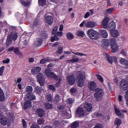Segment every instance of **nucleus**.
I'll return each mask as SVG.
<instances>
[{
  "instance_id": "1",
  "label": "nucleus",
  "mask_w": 128,
  "mask_h": 128,
  "mask_svg": "<svg viewBox=\"0 0 128 128\" xmlns=\"http://www.w3.org/2000/svg\"><path fill=\"white\" fill-rule=\"evenodd\" d=\"M51 72L52 70L48 69H46L45 70V74L49 78H52V80H56V82H58L56 83L54 86L56 88H60V82H62V76H58L56 74V73Z\"/></svg>"
},
{
  "instance_id": "2",
  "label": "nucleus",
  "mask_w": 128,
  "mask_h": 128,
  "mask_svg": "<svg viewBox=\"0 0 128 128\" xmlns=\"http://www.w3.org/2000/svg\"><path fill=\"white\" fill-rule=\"evenodd\" d=\"M94 92L95 93L94 94V96L97 102L101 100L102 98H104V89L96 88L94 90Z\"/></svg>"
},
{
  "instance_id": "3",
  "label": "nucleus",
  "mask_w": 128,
  "mask_h": 128,
  "mask_svg": "<svg viewBox=\"0 0 128 128\" xmlns=\"http://www.w3.org/2000/svg\"><path fill=\"white\" fill-rule=\"evenodd\" d=\"M87 34L90 38L92 40H98L100 38V33L94 30L92 28L88 30L87 32Z\"/></svg>"
},
{
  "instance_id": "4",
  "label": "nucleus",
  "mask_w": 128,
  "mask_h": 128,
  "mask_svg": "<svg viewBox=\"0 0 128 128\" xmlns=\"http://www.w3.org/2000/svg\"><path fill=\"white\" fill-rule=\"evenodd\" d=\"M104 46L103 48H108L109 46H112L114 44H116V38H112L110 39H105L103 40Z\"/></svg>"
},
{
  "instance_id": "5",
  "label": "nucleus",
  "mask_w": 128,
  "mask_h": 128,
  "mask_svg": "<svg viewBox=\"0 0 128 128\" xmlns=\"http://www.w3.org/2000/svg\"><path fill=\"white\" fill-rule=\"evenodd\" d=\"M37 81L40 84V86H44V82H46V78H44V75L42 73H39L37 76Z\"/></svg>"
},
{
  "instance_id": "6",
  "label": "nucleus",
  "mask_w": 128,
  "mask_h": 128,
  "mask_svg": "<svg viewBox=\"0 0 128 128\" xmlns=\"http://www.w3.org/2000/svg\"><path fill=\"white\" fill-rule=\"evenodd\" d=\"M0 122L1 124L4 126H10V122L8 118H6V117L4 116L1 114H0Z\"/></svg>"
},
{
  "instance_id": "7",
  "label": "nucleus",
  "mask_w": 128,
  "mask_h": 128,
  "mask_svg": "<svg viewBox=\"0 0 128 128\" xmlns=\"http://www.w3.org/2000/svg\"><path fill=\"white\" fill-rule=\"evenodd\" d=\"M86 112L82 108L78 107L76 110V116L79 118H82L84 116Z\"/></svg>"
},
{
  "instance_id": "8",
  "label": "nucleus",
  "mask_w": 128,
  "mask_h": 128,
  "mask_svg": "<svg viewBox=\"0 0 128 128\" xmlns=\"http://www.w3.org/2000/svg\"><path fill=\"white\" fill-rule=\"evenodd\" d=\"M66 80L70 86H74V84H76V76L74 74L70 75L69 76H68Z\"/></svg>"
},
{
  "instance_id": "9",
  "label": "nucleus",
  "mask_w": 128,
  "mask_h": 128,
  "mask_svg": "<svg viewBox=\"0 0 128 128\" xmlns=\"http://www.w3.org/2000/svg\"><path fill=\"white\" fill-rule=\"evenodd\" d=\"M120 88L122 90H128V81L126 80L122 79L120 82Z\"/></svg>"
},
{
  "instance_id": "10",
  "label": "nucleus",
  "mask_w": 128,
  "mask_h": 128,
  "mask_svg": "<svg viewBox=\"0 0 128 128\" xmlns=\"http://www.w3.org/2000/svg\"><path fill=\"white\" fill-rule=\"evenodd\" d=\"M106 60L110 64H112V62H114L115 64L118 62V58L116 56H111L108 54H106Z\"/></svg>"
},
{
  "instance_id": "11",
  "label": "nucleus",
  "mask_w": 128,
  "mask_h": 128,
  "mask_svg": "<svg viewBox=\"0 0 128 128\" xmlns=\"http://www.w3.org/2000/svg\"><path fill=\"white\" fill-rule=\"evenodd\" d=\"M45 22H46L48 24L52 26V22H54V17L51 16H48L45 18Z\"/></svg>"
},
{
  "instance_id": "12",
  "label": "nucleus",
  "mask_w": 128,
  "mask_h": 128,
  "mask_svg": "<svg viewBox=\"0 0 128 128\" xmlns=\"http://www.w3.org/2000/svg\"><path fill=\"white\" fill-rule=\"evenodd\" d=\"M45 113L46 111H44V110L42 108H39L36 110V114H38L40 118H42V116H44Z\"/></svg>"
},
{
  "instance_id": "13",
  "label": "nucleus",
  "mask_w": 128,
  "mask_h": 128,
  "mask_svg": "<svg viewBox=\"0 0 128 128\" xmlns=\"http://www.w3.org/2000/svg\"><path fill=\"white\" fill-rule=\"evenodd\" d=\"M88 88L90 90H94V89L96 88V82L94 81H91L88 83Z\"/></svg>"
},
{
  "instance_id": "14",
  "label": "nucleus",
  "mask_w": 128,
  "mask_h": 128,
  "mask_svg": "<svg viewBox=\"0 0 128 128\" xmlns=\"http://www.w3.org/2000/svg\"><path fill=\"white\" fill-rule=\"evenodd\" d=\"M84 108L86 112H92V106L90 103H85Z\"/></svg>"
},
{
  "instance_id": "15",
  "label": "nucleus",
  "mask_w": 128,
  "mask_h": 128,
  "mask_svg": "<svg viewBox=\"0 0 128 128\" xmlns=\"http://www.w3.org/2000/svg\"><path fill=\"white\" fill-rule=\"evenodd\" d=\"M108 20L110 18H105L102 21V26L104 28H108Z\"/></svg>"
},
{
  "instance_id": "16",
  "label": "nucleus",
  "mask_w": 128,
  "mask_h": 128,
  "mask_svg": "<svg viewBox=\"0 0 128 128\" xmlns=\"http://www.w3.org/2000/svg\"><path fill=\"white\" fill-rule=\"evenodd\" d=\"M98 24L96 22H94L92 21H88L86 23V26L87 28H94V26H96Z\"/></svg>"
},
{
  "instance_id": "17",
  "label": "nucleus",
  "mask_w": 128,
  "mask_h": 128,
  "mask_svg": "<svg viewBox=\"0 0 128 128\" xmlns=\"http://www.w3.org/2000/svg\"><path fill=\"white\" fill-rule=\"evenodd\" d=\"M32 108V101L31 100H26L24 105V110H28Z\"/></svg>"
},
{
  "instance_id": "18",
  "label": "nucleus",
  "mask_w": 128,
  "mask_h": 128,
  "mask_svg": "<svg viewBox=\"0 0 128 128\" xmlns=\"http://www.w3.org/2000/svg\"><path fill=\"white\" fill-rule=\"evenodd\" d=\"M41 70L42 68L40 66H37L32 70V72L33 74H38Z\"/></svg>"
},
{
  "instance_id": "19",
  "label": "nucleus",
  "mask_w": 128,
  "mask_h": 128,
  "mask_svg": "<svg viewBox=\"0 0 128 128\" xmlns=\"http://www.w3.org/2000/svg\"><path fill=\"white\" fill-rule=\"evenodd\" d=\"M108 28L110 32L112 30H116V23H114V21H112L109 23Z\"/></svg>"
},
{
  "instance_id": "20",
  "label": "nucleus",
  "mask_w": 128,
  "mask_h": 128,
  "mask_svg": "<svg viewBox=\"0 0 128 128\" xmlns=\"http://www.w3.org/2000/svg\"><path fill=\"white\" fill-rule=\"evenodd\" d=\"M122 124V120L118 118H116L115 119V120L114 122V124L115 126H116V128H119L120 126V125Z\"/></svg>"
},
{
  "instance_id": "21",
  "label": "nucleus",
  "mask_w": 128,
  "mask_h": 128,
  "mask_svg": "<svg viewBox=\"0 0 128 128\" xmlns=\"http://www.w3.org/2000/svg\"><path fill=\"white\" fill-rule=\"evenodd\" d=\"M112 52L116 53L118 52V45L115 44L111 46Z\"/></svg>"
},
{
  "instance_id": "22",
  "label": "nucleus",
  "mask_w": 128,
  "mask_h": 128,
  "mask_svg": "<svg viewBox=\"0 0 128 128\" xmlns=\"http://www.w3.org/2000/svg\"><path fill=\"white\" fill-rule=\"evenodd\" d=\"M120 62L121 64H123V66H125L126 68H128V60L126 58H121L120 60Z\"/></svg>"
},
{
  "instance_id": "23",
  "label": "nucleus",
  "mask_w": 128,
  "mask_h": 128,
  "mask_svg": "<svg viewBox=\"0 0 128 128\" xmlns=\"http://www.w3.org/2000/svg\"><path fill=\"white\" fill-rule=\"evenodd\" d=\"M26 98L29 100H36V95L34 94H27L26 95Z\"/></svg>"
},
{
  "instance_id": "24",
  "label": "nucleus",
  "mask_w": 128,
  "mask_h": 128,
  "mask_svg": "<svg viewBox=\"0 0 128 128\" xmlns=\"http://www.w3.org/2000/svg\"><path fill=\"white\" fill-rule=\"evenodd\" d=\"M114 110H115L116 114V116H120V118H124V114H122L120 112V110H118V108L114 107Z\"/></svg>"
},
{
  "instance_id": "25",
  "label": "nucleus",
  "mask_w": 128,
  "mask_h": 128,
  "mask_svg": "<svg viewBox=\"0 0 128 128\" xmlns=\"http://www.w3.org/2000/svg\"><path fill=\"white\" fill-rule=\"evenodd\" d=\"M110 34L113 38H118V31L117 30H112L110 31Z\"/></svg>"
},
{
  "instance_id": "26",
  "label": "nucleus",
  "mask_w": 128,
  "mask_h": 128,
  "mask_svg": "<svg viewBox=\"0 0 128 128\" xmlns=\"http://www.w3.org/2000/svg\"><path fill=\"white\" fill-rule=\"evenodd\" d=\"M100 32L102 38H108V32H106V30H100Z\"/></svg>"
},
{
  "instance_id": "27",
  "label": "nucleus",
  "mask_w": 128,
  "mask_h": 128,
  "mask_svg": "<svg viewBox=\"0 0 128 128\" xmlns=\"http://www.w3.org/2000/svg\"><path fill=\"white\" fill-rule=\"evenodd\" d=\"M42 44V39L40 38H38L36 39V42L34 43L35 46H40Z\"/></svg>"
},
{
  "instance_id": "28",
  "label": "nucleus",
  "mask_w": 128,
  "mask_h": 128,
  "mask_svg": "<svg viewBox=\"0 0 128 128\" xmlns=\"http://www.w3.org/2000/svg\"><path fill=\"white\" fill-rule=\"evenodd\" d=\"M77 74L78 80H84V74L81 71H78L77 72Z\"/></svg>"
},
{
  "instance_id": "29",
  "label": "nucleus",
  "mask_w": 128,
  "mask_h": 128,
  "mask_svg": "<svg viewBox=\"0 0 128 128\" xmlns=\"http://www.w3.org/2000/svg\"><path fill=\"white\" fill-rule=\"evenodd\" d=\"M4 94L2 88H0V102H4Z\"/></svg>"
},
{
  "instance_id": "30",
  "label": "nucleus",
  "mask_w": 128,
  "mask_h": 128,
  "mask_svg": "<svg viewBox=\"0 0 128 128\" xmlns=\"http://www.w3.org/2000/svg\"><path fill=\"white\" fill-rule=\"evenodd\" d=\"M44 106L46 109L47 110H52L54 108V106L52 104H50V103L47 102L44 104Z\"/></svg>"
},
{
  "instance_id": "31",
  "label": "nucleus",
  "mask_w": 128,
  "mask_h": 128,
  "mask_svg": "<svg viewBox=\"0 0 128 128\" xmlns=\"http://www.w3.org/2000/svg\"><path fill=\"white\" fill-rule=\"evenodd\" d=\"M38 4L41 6H46V0H38Z\"/></svg>"
},
{
  "instance_id": "32",
  "label": "nucleus",
  "mask_w": 128,
  "mask_h": 128,
  "mask_svg": "<svg viewBox=\"0 0 128 128\" xmlns=\"http://www.w3.org/2000/svg\"><path fill=\"white\" fill-rule=\"evenodd\" d=\"M14 54H17V56H22V54L21 52L20 51V48H18V47H16L14 48Z\"/></svg>"
},
{
  "instance_id": "33",
  "label": "nucleus",
  "mask_w": 128,
  "mask_h": 128,
  "mask_svg": "<svg viewBox=\"0 0 128 128\" xmlns=\"http://www.w3.org/2000/svg\"><path fill=\"white\" fill-rule=\"evenodd\" d=\"M50 62V59L48 57L42 58L40 60V64H44L46 62Z\"/></svg>"
},
{
  "instance_id": "34",
  "label": "nucleus",
  "mask_w": 128,
  "mask_h": 128,
  "mask_svg": "<svg viewBox=\"0 0 128 128\" xmlns=\"http://www.w3.org/2000/svg\"><path fill=\"white\" fill-rule=\"evenodd\" d=\"M32 90L33 89L32 86H27L26 87V92H27L28 94H32Z\"/></svg>"
},
{
  "instance_id": "35",
  "label": "nucleus",
  "mask_w": 128,
  "mask_h": 128,
  "mask_svg": "<svg viewBox=\"0 0 128 128\" xmlns=\"http://www.w3.org/2000/svg\"><path fill=\"white\" fill-rule=\"evenodd\" d=\"M58 40H60V38H58L56 35H54V36L50 38V42H54L55 41L58 42Z\"/></svg>"
},
{
  "instance_id": "36",
  "label": "nucleus",
  "mask_w": 128,
  "mask_h": 128,
  "mask_svg": "<svg viewBox=\"0 0 128 128\" xmlns=\"http://www.w3.org/2000/svg\"><path fill=\"white\" fill-rule=\"evenodd\" d=\"M66 38L68 40H72L74 38V34L71 32H68L66 34Z\"/></svg>"
},
{
  "instance_id": "37",
  "label": "nucleus",
  "mask_w": 128,
  "mask_h": 128,
  "mask_svg": "<svg viewBox=\"0 0 128 128\" xmlns=\"http://www.w3.org/2000/svg\"><path fill=\"white\" fill-rule=\"evenodd\" d=\"M80 126V123L78 121L74 122L71 126V128H78Z\"/></svg>"
},
{
  "instance_id": "38",
  "label": "nucleus",
  "mask_w": 128,
  "mask_h": 128,
  "mask_svg": "<svg viewBox=\"0 0 128 128\" xmlns=\"http://www.w3.org/2000/svg\"><path fill=\"white\" fill-rule=\"evenodd\" d=\"M60 102V95H56L54 98V102H56L58 104Z\"/></svg>"
},
{
  "instance_id": "39",
  "label": "nucleus",
  "mask_w": 128,
  "mask_h": 128,
  "mask_svg": "<svg viewBox=\"0 0 128 128\" xmlns=\"http://www.w3.org/2000/svg\"><path fill=\"white\" fill-rule=\"evenodd\" d=\"M76 34L78 36H84V32L82 30H78L76 32Z\"/></svg>"
},
{
  "instance_id": "40",
  "label": "nucleus",
  "mask_w": 128,
  "mask_h": 128,
  "mask_svg": "<svg viewBox=\"0 0 128 128\" xmlns=\"http://www.w3.org/2000/svg\"><path fill=\"white\" fill-rule=\"evenodd\" d=\"M46 98L49 102H52V94H49L47 95L46 96Z\"/></svg>"
},
{
  "instance_id": "41",
  "label": "nucleus",
  "mask_w": 128,
  "mask_h": 128,
  "mask_svg": "<svg viewBox=\"0 0 128 128\" xmlns=\"http://www.w3.org/2000/svg\"><path fill=\"white\" fill-rule=\"evenodd\" d=\"M84 80H78V84L79 88H82V86H84Z\"/></svg>"
},
{
  "instance_id": "42",
  "label": "nucleus",
  "mask_w": 128,
  "mask_h": 128,
  "mask_svg": "<svg viewBox=\"0 0 128 128\" xmlns=\"http://www.w3.org/2000/svg\"><path fill=\"white\" fill-rule=\"evenodd\" d=\"M114 8H108L106 10V14H112L114 12Z\"/></svg>"
},
{
  "instance_id": "43",
  "label": "nucleus",
  "mask_w": 128,
  "mask_h": 128,
  "mask_svg": "<svg viewBox=\"0 0 128 128\" xmlns=\"http://www.w3.org/2000/svg\"><path fill=\"white\" fill-rule=\"evenodd\" d=\"M34 90H35V92L37 94H40V92H42V90L40 86H37L35 88Z\"/></svg>"
},
{
  "instance_id": "44",
  "label": "nucleus",
  "mask_w": 128,
  "mask_h": 128,
  "mask_svg": "<svg viewBox=\"0 0 128 128\" xmlns=\"http://www.w3.org/2000/svg\"><path fill=\"white\" fill-rule=\"evenodd\" d=\"M38 24H40V21L38 19L36 18L33 22V26H38Z\"/></svg>"
},
{
  "instance_id": "45",
  "label": "nucleus",
  "mask_w": 128,
  "mask_h": 128,
  "mask_svg": "<svg viewBox=\"0 0 128 128\" xmlns=\"http://www.w3.org/2000/svg\"><path fill=\"white\" fill-rule=\"evenodd\" d=\"M74 102V100L72 98H69L67 100V103L70 106L72 105Z\"/></svg>"
},
{
  "instance_id": "46",
  "label": "nucleus",
  "mask_w": 128,
  "mask_h": 128,
  "mask_svg": "<svg viewBox=\"0 0 128 128\" xmlns=\"http://www.w3.org/2000/svg\"><path fill=\"white\" fill-rule=\"evenodd\" d=\"M54 126L56 128H58L60 126V123L59 120H55L53 122Z\"/></svg>"
},
{
  "instance_id": "47",
  "label": "nucleus",
  "mask_w": 128,
  "mask_h": 128,
  "mask_svg": "<svg viewBox=\"0 0 128 128\" xmlns=\"http://www.w3.org/2000/svg\"><path fill=\"white\" fill-rule=\"evenodd\" d=\"M96 76L97 77L98 80L100 82H104V78H102V76L98 74H96Z\"/></svg>"
},
{
  "instance_id": "48",
  "label": "nucleus",
  "mask_w": 128,
  "mask_h": 128,
  "mask_svg": "<svg viewBox=\"0 0 128 128\" xmlns=\"http://www.w3.org/2000/svg\"><path fill=\"white\" fill-rule=\"evenodd\" d=\"M21 4H22V6H28L30 4L29 2H26L24 0H22L21 2Z\"/></svg>"
},
{
  "instance_id": "49",
  "label": "nucleus",
  "mask_w": 128,
  "mask_h": 128,
  "mask_svg": "<svg viewBox=\"0 0 128 128\" xmlns=\"http://www.w3.org/2000/svg\"><path fill=\"white\" fill-rule=\"evenodd\" d=\"M78 89L74 86L71 88L70 90V94H76V92H77Z\"/></svg>"
},
{
  "instance_id": "50",
  "label": "nucleus",
  "mask_w": 128,
  "mask_h": 128,
  "mask_svg": "<svg viewBox=\"0 0 128 128\" xmlns=\"http://www.w3.org/2000/svg\"><path fill=\"white\" fill-rule=\"evenodd\" d=\"M58 26H55L52 32V34H56V32H58Z\"/></svg>"
},
{
  "instance_id": "51",
  "label": "nucleus",
  "mask_w": 128,
  "mask_h": 128,
  "mask_svg": "<svg viewBox=\"0 0 128 128\" xmlns=\"http://www.w3.org/2000/svg\"><path fill=\"white\" fill-rule=\"evenodd\" d=\"M4 66H2L1 68H0V76H2V74H4Z\"/></svg>"
},
{
  "instance_id": "52",
  "label": "nucleus",
  "mask_w": 128,
  "mask_h": 128,
  "mask_svg": "<svg viewBox=\"0 0 128 128\" xmlns=\"http://www.w3.org/2000/svg\"><path fill=\"white\" fill-rule=\"evenodd\" d=\"M22 122L23 128H27L28 126H26V120H24V119H22Z\"/></svg>"
},
{
  "instance_id": "53",
  "label": "nucleus",
  "mask_w": 128,
  "mask_h": 128,
  "mask_svg": "<svg viewBox=\"0 0 128 128\" xmlns=\"http://www.w3.org/2000/svg\"><path fill=\"white\" fill-rule=\"evenodd\" d=\"M49 90H53V92H56V86L54 85H50Z\"/></svg>"
},
{
  "instance_id": "54",
  "label": "nucleus",
  "mask_w": 128,
  "mask_h": 128,
  "mask_svg": "<svg viewBox=\"0 0 128 128\" xmlns=\"http://www.w3.org/2000/svg\"><path fill=\"white\" fill-rule=\"evenodd\" d=\"M12 40L7 39L6 42L7 46H9L12 44Z\"/></svg>"
},
{
  "instance_id": "55",
  "label": "nucleus",
  "mask_w": 128,
  "mask_h": 128,
  "mask_svg": "<svg viewBox=\"0 0 128 128\" xmlns=\"http://www.w3.org/2000/svg\"><path fill=\"white\" fill-rule=\"evenodd\" d=\"M57 108L60 110H62L64 109V105H59L57 106Z\"/></svg>"
},
{
  "instance_id": "56",
  "label": "nucleus",
  "mask_w": 128,
  "mask_h": 128,
  "mask_svg": "<svg viewBox=\"0 0 128 128\" xmlns=\"http://www.w3.org/2000/svg\"><path fill=\"white\" fill-rule=\"evenodd\" d=\"M74 54H76V56H86V55L83 53L76 52V53H74Z\"/></svg>"
},
{
  "instance_id": "57",
  "label": "nucleus",
  "mask_w": 128,
  "mask_h": 128,
  "mask_svg": "<svg viewBox=\"0 0 128 128\" xmlns=\"http://www.w3.org/2000/svg\"><path fill=\"white\" fill-rule=\"evenodd\" d=\"M30 128H40V126L36 124H33L30 126Z\"/></svg>"
},
{
  "instance_id": "58",
  "label": "nucleus",
  "mask_w": 128,
  "mask_h": 128,
  "mask_svg": "<svg viewBox=\"0 0 128 128\" xmlns=\"http://www.w3.org/2000/svg\"><path fill=\"white\" fill-rule=\"evenodd\" d=\"M37 122L40 126H42V124H43L42 120L40 118H38V120Z\"/></svg>"
},
{
  "instance_id": "59",
  "label": "nucleus",
  "mask_w": 128,
  "mask_h": 128,
  "mask_svg": "<svg viewBox=\"0 0 128 128\" xmlns=\"http://www.w3.org/2000/svg\"><path fill=\"white\" fill-rule=\"evenodd\" d=\"M72 62H78V58H72L71 59Z\"/></svg>"
},
{
  "instance_id": "60",
  "label": "nucleus",
  "mask_w": 128,
  "mask_h": 128,
  "mask_svg": "<svg viewBox=\"0 0 128 128\" xmlns=\"http://www.w3.org/2000/svg\"><path fill=\"white\" fill-rule=\"evenodd\" d=\"M12 38L14 40H16V38H18V33H14L12 36Z\"/></svg>"
},
{
  "instance_id": "61",
  "label": "nucleus",
  "mask_w": 128,
  "mask_h": 128,
  "mask_svg": "<svg viewBox=\"0 0 128 128\" xmlns=\"http://www.w3.org/2000/svg\"><path fill=\"white\" fill-rule=\"evenodd\" d=\"M10 58H7L6 60H2V62L4 64H10Z\"/></svg>"
},
{
  "instance_id": "62",
  "label": "nucleus",
  "mask_w": 128,
  "mask_h": 128,
  "mask_svg": "<svg viewBox=\"0 0 128 128\" xmlns=\"http://www.w3.org/2000/svg\"><path fill=\"white\" fill-rule=\"evenodd\" d=\"M90 16V14L89 12H86L84 16V18H88Z\"/></svg>"
},
{
  "instance_id": "63",
  "label": "nucleus",
  "mask_w": 128,
  "mask_h": 128,
  "mask_svg": "<svg viewBox=\"0 0 128 128\" xmlns=\"http://www.w3.org/2000/svg\"><path fill=\"white\" fill-rule=\"evenodd\" d=\"M56 34H57L58 36H62V32H56Z\"/></svg>"
},
{
  "instance_id": "64",
  "label": "nucleus",
  "mask_w": 128,
  "mask_h": 128,
  "mask_svg": "<svg viewBox=\"0 0 128 128\" xmlns=\"http://www.w3.org/2000/svg\"><path fill=\"white\" fill-rule=\"evenodd\" d=\"M14 46H12L8 48V52H14Z\"/></svg>"
}]
</instances>
